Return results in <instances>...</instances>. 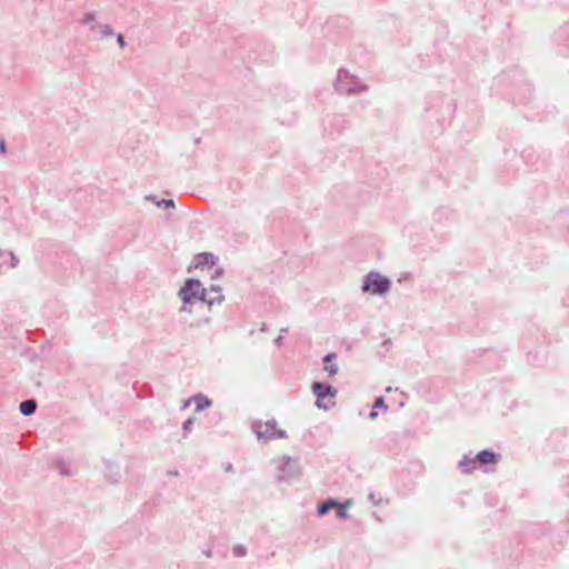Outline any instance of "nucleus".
<instances>
[{
  "mask_svg": "<svg viewBox=\"0 0 569 569\" xmlns=\"http://www.w3.org/2000/svg\"><path fill=\"white\" fill-rule=\"evenodd\" d=\"M204 296L206 288L202 286L200 280L194 278L187 279L178 291V297L181 300L179 311L181 313L190 315L197 302H203Z\"/></svg>",
  "mask_w": 569,
  "mask_h": 569,
  "instance_id": "obj_1",
  "label": "nucleus"
},
{
  "mask_svg": "<svg viewBox=\"0 0 569 569\" xmlns=\"http://www.w3.org/2000/svg\"><path fill=\"white\" fill-rule=\"evenodd\" d=\"M333 88L339 94H356L366 92L368 86L349 69L340 68L333 81Z\"/></svg>",
  "mask_w": 569,
  "mask_h": 569,
  "instance_id": "obj_2",
  "label": "nucleus"
},
{
  "mask_svg": "<svg viewBox=\"0 0 569 569\" xmlns=\"http://www.w3.org/2000/svg\"><path fill=\"white\" fill-rule=\"evenodd\" d=\"M391 289V281L378 271L368 272L362 280L361 290L371 296L387 295Z\"/></svg>",
  "mask_w": 569,
  "mask_h": 569,
  "instance_id": "obj_3",
  "label": "nucleus"
},
{
  "mask_svg": "<svg viewBox=\"0 0 569 569\" xmlns=\"http://www.w3.org/2000/svg\"><path fill=\"white\" fill-rule=\"evenodd\" d=\"M252 430L259 440L270 441L286 438V431L278 426L273 419L267 421H256Z\"/></svg>",
  "mask_w": 569,
  "mask_h": 569,
  "instance_id": "obj_4",
  "label": "nucleus"
},
{
  "mask_svg": "<svg viewBox=\"0 0 569 569\" xmlns=\"http://www.w3.org/2000/svg\"><path fill=\"white\" fill-rule=\"evenodd\" d=\"M311 390L313 395L316 396V406L318 408H322L325 410H328L329 408L335 406V402L331 401L330 403L323 402L326 398H336L337 390L333 389L330 385L321 383V382H315L311 387Z\"/></svg>",
  "mask_w": 569,
  "mask_h": 569,
  "instance_id": "obj_5",
  "label": "nucleus"
},
{
  "mask_svg": "<svg viewBox=\"0 0 569 569\" xmlns=\"http://www.w3.org/2000/svg\"><path fill=\"white\" fill-rule=\"evenodd\" d=\"M224 300V296L222 293V288L218 284H211L209 288H206V296L203 302L211 308L214 305H221Z\"/></svg>",
  "mask_w": 569,
  "mask_h": 569,
  "instance_id": "obj_6",
  "label": "nucleus"
},
{
  "mask_svg": "<svg viewBox=\"0 0 569 569\" xmlns=\"http://www.w3.org/2000/svg\"><path fill=\"white\" fill-rule=\"evenodd\" d=\"M501 457L491 449L479 451L475 458L465 455L459 462H493Z\"/></svg>",
  "mask_w": 569,
  "mask_h": 569,
  "instance_id": "obj_7",
  "label": "nucleus"
},
{
  "mask_svg": "<svg viewBox=\"0 0 569 569\" xmlns=\"http://www.w3.org/2000/svg\"><path fill=\"white\" fill-rule=\"evenodd\" d=\"M218 258L210 252H201L194 256L192 266L194 269H203L204 267H214Z\"/></svg>",
  "mask_w": 569,
  "mask_h": 569,
  "instance_id": "obj_8",
  "label": "nucleus"
},
{
  "mask_svg": "<svg viewBox=\"0 0 569 569\" xmlns=\"http://www.w3.org/2000/svg\"><path fill=\"white\" fill-rule=\"evenodd\" d=\"M19 263V259L13 252L0 249V272H6L16 268Z\"/></svg>",
  "mask_w": 569,
  "mask_h": 569,
  "instance_id": "obj_9",
  "label": "nucleus"
},
{
  "mask_svg": "<svg viewBox=\"0 0 569 569\" xmlns=\"http://www.w3.org/2000/svg\"><path fill=\"white\" fill-rule=\"evenodd\" d=\"M192 402L196 406L197 412H201L212 406V401L207 396H204L202 393H197V395H193L192 397H190L188 400H186L183 407L186 408V407L190 406V403H192Z\"/></svg>",
  "mask_w": 569,
  "mask_h": 569,
  "instance_id": "obj_10",
  "label": "nucleus"
},
{
  "mask_svg": "<svg viewBox=\"0 0 569 569\" xmlns=\"http://www.w3.org/2000/svg\"><path fill=\"white\" fill-rule=\"evenodd\" d=\"M79 23L87 28L88 30L90 31H94L97 28H98V22H97V13L93 12V11H88V12H84L80 18H79Z\"/></svg>",
  "mask_w": 569,
  "mask_h": 569,
  "instance_id": "obj_11",
  "label": "nucleus"
},
{
  "mask_svg": "<svg viewBox=\"0 0 569 569\" xmlns=\"http://www.w3.org/2000/svg\"><path fill=\"white\" fill-rule=\"evenodd\" d=\"M37 409V403L34 400H24L20 403V412L23 415V416H31L32 413H34Z\"/></svg>",
  "mask_w": 569,
  "mask_h": 569,
  "instance_id": "obj_12",
  "label": "nucleus"
},
{
  "mask_svg": "<svg viewBox=\"0 0 569 569\" xmlns=\"http://www.w3.org/2000/svg\"><path fill=\"white\" fill-rule=\"evenodd\" d=\"M157 207L164 208H174V203L172 199H162L161 201H157L154 197H148Z\"/></svg>",
  "mask_w": 569,
  "mask_h": 569,
  "instance_id": "obj_13",
  "label": "nucleus"
},
{
  "mask_svg": "<svg viewBox=\"0 0 569 569\" xmlns=\"http://www.w3.org/2000/svg\"><path fill=\"white\" fill-rule=\"evenodd\" d=\"M101 38H109L113 36V29L110 24L98 26Z\"/></svg>",
  "mask_w": 569,
  "mask_h": 569,
  "instance_id": "obj_14",
  "label": "nucleus"
},
{
  "mask_svg": "<svg viewBox=\"0 0 569 569\" xmlns=\"http://www.w3.org/2000/svg\"><path fill=\"white\" fill-rule=\"evenodd\" d=\"M337 505L333 500H328L325 503L320 505L318 508V513L320 516L326 515L331 508H333Z\"/></svg>",
  "mask_w": 569,
  "mask_h": 569,
  "instance_id": "obj_15",
  "label": "nucleus"
},
{
  "mask_svg": "<svg viewBox=\"0 0 569 569\" xmlns=\"http://www.w3.org/2000/svg\"><path fill=\"white\" fill-rule=\"evenodd\" d=\"M194 423V418H188L183 425H182V429L184 431V433H189L191 430H192V426Z\"/></svg>",
  "mask_w": 569,
  "mask_h": 569,
  "instance_id": "obj_16",
  "label": "nucleus"
},
{
  "mask_svg": "<svg viewBox=\"0 0 569 569\" xmlns=\"http://www.w3.org/2000/svg\"><path fill=\"white\" fill-rule=\"evenodd\" d=\"M325 370L329 372L330 376H336L338 372V366L336 363L326 365Z\"/></svg>",
  "mask_w": 569,
  "mask_h": 569,
  "instance_id": "obj_17",
  "label": "nucleus"
},
{
  "mask_svg": "<svg viewBox=\"0 0 569 569\" xmlns=\"http://www.w3.org/2000/svg\"><path fill=\"white\" fill-rule=\"evenodd\" d=\"M335 507H337V516L339 518H346L347 517V510L343 505L337 503Z\"/></svg>",
  "mask_w": 569,
  "mask_h": 569,
  "instance_id": "obj_18",
  "label": "nucleus"
},
{
  "mask_svg": "<svg viewBox=\"0 0 569 569\" xmlns=\"http://www.w3.org/2000/svg\"><path fill=\"white\" fill-rule=\"evenodd\" d=\"M378 408H383L385 410H387L383 397H378L376 399V402L373 405V409H378Z\"/></svg>",
  "mask_w": 569,
  "mask_h": 569,
  "instance_id": "obj_19",
  "label": "nucleus"
},
{
  "mask_svg": "<svg viewBox=\"0 0 569 569\" xmlns=\"http://www.w3.org/2000/svg\"><path fill=\"white\" fill-rule=\"evenodd\" d=\"M233 551L237 557H243L246 555L243 547H236Z\"/></svg>",
  "mask_w": 569,
  "mask_h": 569,
  "instance_id": "obj_20",
  "label": "nucleus"
},
{
  "mask_svg": "<svg viewBox=\"0 0 569 569\" xmlns=\"http://www.w3.org/2000/svg\"><path fill=\"white\" fill-rule=\"evenodd\" d=\"M213 268V272L211 274L212 278H218L222 274V269L219 268V267H212Z\"/></svg>",
  "mask_w": 569,
  "mask_h": 569,
  "instance_id": "obj_21",
  "label": "nucleus"
},
{
  "mask_svg": "<svg viewBox=\"0 0 569 569\" xmlns=\"http://www.w3.org/2000/svg\"><path fill=\"white\" fill-rule=\"evenodd\" d=\"M117 41H118V44H119L121 48H123V47L126 46L124 38H123V36H122V34H120V33L117 36Z\"/></svg>",
  "mask_w": 569,
  "mask_h": 569,
  "instance_id": "obj_22",
  "label": "nucleus"
},
{
  "mask_svg": "<svg viewBox=\"0 0 569 569\" xmlns=\"http://www.w3.org/2000/svg\"><path fill=\"white\" fill-rule=\"evenodd\" d=\"M336 359V355L335 353H328L326 357H325V361L327 363L331 362L332 360Z\"/></svg>",
  "mask_w": 569,
  "mask_h": 569,
  "instance_id": "obj_23",
  "label": "nucleus"
},
{
  "mask_svg": "<svg viewBox=\"0 0 569 569\" xmlns=\"http://www.w3.org/2000/svg\"><path fill=\"white\" fill-rule=\"evenodd\" d=\"M282 342H283V336H282V335L278 336V337L274 339V343H276L277 346H281V345H282Z\"/></svg>",
  "mask_w": 569,
  "mask_h": 569,
  "instance_id": "obj_24",
  "label": "nucleus"
},
{
  "mask_svg": "<svg viewBox=\"0 0 569 569\" xmlns=\"http://www.w3.org/2000/svg\"><path fill=\"white\" fill-rule=\"evenodd\" d=\"M0 151H1L2 153H4V152H6V142H4V140H0Z\"/></svg>",
  "mask_w": 569,
  "mask_h": 569,
  "instance_id": "obj_25",
  "label": "nucleus"
},
{
  "mask_svg": "<svg viewBox=\"0 0 569 569\" xmlns=\"http://www.w3.org/2000/svg\"><path fill=\"white\" fill-rule=\"evenodd\" d=\"M377 416H378V413H377L376 411H371V412H370V415H369V417H370L371 419L377 418Z\"/></svg>",
  "mask_w": 569,
  "mask_h": 569,
  "instance_id": "obj_26",
  "label": "nucleus"
}]
</instances>
